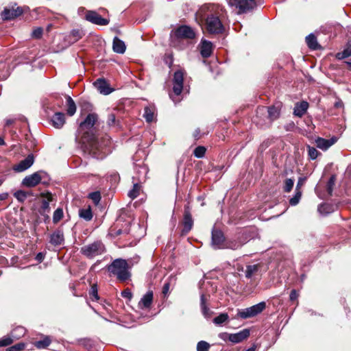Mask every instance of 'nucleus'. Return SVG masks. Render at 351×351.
<instances>
[{"instance_id": "obj_38", "label": "nucleus", "mask_w": 351, "mask_h": 351, "mask_svg": "<svg viewBox=\"0 0 351 351\" xmlns=\"http://www.w3.org/2000/svg\"><path fill=\"white\" fill-rule=\"evenodd\" d=\"M143 117L145 119L147 122H148V123L152 122L154 118V110L150 107L146 106L144 109Z\"/></svg>"}, {"instance_id": "obj_49", "label": "nucleus", "mask_w": 351, "mask_h": 351, "mask_svg": "<svg viewBox=\"0 0 351 351\" xmlns=\"http://www.w3.org/2000/svg\"><path fill=\"white\" fill-rule=\"evenodd\" d=\"M12 337H3L0 339V347H5L10 345L13 342Z\"/></svg>"}, {"instance_id": "obj_19", "label": "nucleus", "mask_w": 351, "mask_h": 351, "mask_svg": "<svg viewBox=\"0 0 351 351\" xmlns=\"http://www.w3.org/2000/svg\"><path fill=\"white\" fill-rule=\"evenodd\" d=\"M52 125L58 129L62 128L65 123L64 114L60 112H56L51 119Z\"/></svg>"}, {"instance_id": "obj_21", "label": "nucleus", "mask_w": 351, "mask_h": 351, "mask_svg": "<svg viewBox=\"0 0 351 351\" xmlns=\"http://www.w3.org/2000/svg\"><path fill=\"white\" fill-rule=\"evenodd\" d=\"M243 242H242L239 237L230 239L226 240L224 249L237 250L242 247Z\"/></svg>"}, {"instance_id": "obj_15", "label": "nucleus", "mask_w": 351, "mask_h": 351, "mask_svg": "<svg viewBox=\"0 0 351 351\" xmlns=\"http://www.w3.org/2000/svg\"><path fill=\"white\" fill-rule=\"evenodd\" d=\"M176 34L178 37L185 38H193L195 36V34L193 29L187 25H182L179 27L176 31Z\"/></svg>"}, {"instance_id": "obj_52", "label": "nucleus", "mask_w": 351, "mask_h": 351, "mask_svg": "<svg viewBox=\"0 0 351 351\" xmlns=\"http://www.w3.org/2000/svg\"><path fill=\"white\" fill-rule=\"evenodd\" d=\"M43 29L42 27H36L32 32V36L35 38H40L43 35Z\"/></svg>"}, {"instance_id": "obj_51", "label": "nucleus", "mask_w": 351, "mask_h": 351, "mask_svg": "<svg viewBox=\"0 0 351 351\" xmlns=\"http://www.w3.org/2000/svg\"><path fill=\"white\" fill-rule=\"evenodd\" d=\"M90 296L92 298V300H99V295L97 293V288L95 285H93L91 287V289L90 291Z\"/></svg>"}, {"instance_id": "obj_48", "label": "nucleus", "mask_w": 351, "mask_h": 351, "mask_svg": "<svg viewBox=\"0 0 351 351\" xmlns=\"http://www.w3.org/2000/svg\"><path fill=\"white\" fill-rule=\"evenodd\" d=\"M95 204H98L101 200V194L99 191L92 192L88 195Z\"/></svg>"}, {"instance_id": "obj_3", "label": "nucleus", "mask_w": 351, "mask_h": 351, "mask_svg": "<svg viewBox=\"0 0 351 351\" xmlns=\"http://www.w3.org/2000/svg\"><path fill=\"white\" fill-rule=\"evenodd\" d=\"M183 82L184 73L180 70L176 71L173 74V94L169 95L170 98L175 104L178 103L181 100L179 96L181 95L183 89Z\"/></svg>"}, {"instance_id": "obj_9", "label": "nucleus", "mask_w": 351, "mask_h": 351, "mask_svg": "<svg viewBox=\"0 0 351 351\" xmlns=\"http://www.w3.org/2000/svg\"><path fill=\"white\" fill-rule=\"evenodd\" d=\"M183 228L182 230V234L185 235L188 234L193 226V219L191 213V208L189 204L184 206V210L182 220Z\"/></svg>"}, {"instance_id": "obj_61", "label": "nucleus", "mask_w": 351, "mask_h": 351, "mask_svg": "<svg viewBox=\"0 0 351 351\" xmlns=\"http://www.w3.org/2000/svg\"><path fill=\"white\" fill-rule=\"evenodd\" d=\"M12 123H13V121H12V120H11V119H8V120L6 121V125H9L12 124Z\"/></svg>"}, {"instance_id": "obj_34", "label": "nucleus", "mask_w": 351, "mask_h": 351, "mask_svg": "<svg viewBox=\"0 0 351 351\" xmlns=\"http://www.w3.org/2000/svg\"><path fill=\"white\" fill-rule=\"evenodd\" d=\"M79 216L84 220L89 221L93 218V213L90 207L82 208L79 210Z\"/></svg>"}, {"instance_id": "obj_47", "label": "nucleus", "mask_w": 351, "mask_h": 351, "mask_svg": "<svg viewBox=\"0 0 351 351\" xmlns=\"http://www.w3.org/2000/svg\"><path fill=\"white\" fill-rule=\"evenodd\" d=\"M293 184H294V180L293 179H291V178L286 179L285 181V184H284V191L287 192V193L290 192L293 189Z\"/></svg>"}, {"instance_id": "obj_10", "label": "nucleus", "mask_w": 351, "mask_h": 351, "mask_svg": "<svg viewBox=\"0 0 351 351\" xmlns=\"http://www.w3.org/2000/svg\"><path fill=\"white\" fill-rule=\"evenodd\" d=\"M85 19L93 24L101 26L107 25L110 23V19L101 17L99 14L94 10L86 11Z\"/></svg>"}, {"instance_id": "obj_41", "label": "nucleus", "mask_w": 351, "mask_h": 351, "mask_svg": "<svg viewBox=\"0 0 351 351\" xmlns=\"http://www.w3.org/2000/svg\"><path fill=\"white\" fill-rule=\"evenodd\" d=\"M139 185L137 183L134 184L133 188L129 191L128 195L132 199L137 197L139 195Z\"/></svg>"}, {"instance_id": "obj_59", "label": "nucleus", "mask_w": 351, "mask_h": 351, "mask_svg": "<svg viewBox=\"0 0 351 351\" xmlns=\"http://www.w3.org/2000/svg\"><path fill=\"white\" fill-rule=\"evenodd\" d=\"M36 260L39 263H41L45 258V254L42 252H39L36 256Z\"/></svg>"}, {"instance_id": "obj_26", "label": "nucleus", "mask_w": 351, "mask_h": 351, "mask_svg": "<svg viewBox=\"0 0 351 351\" xmlns=\"http://www.w3.org/2000/svg\"><path fill=\"white\" fill-rule=\"evenodd\" d=\"M25 328L23 326H19L12 330L10 336L12 337L13 340H17L23 337L25 335Z\"/></svg>"}, {"instance_id": "obj_37", "label": "nucleus", "mask_w": 351, "mask_h": 351, "mask_svg": "<svg viewBox=\"0 0 351 351\" xmlns=\"http://www.w3.org/2000/svg\"><path fill=\"white\" fill-rule=\"evenodd\" d=\"M32 195L30 192L19 190L14 193V197L20 202H23L28 196Z\"/></svg>"}, {"instance_id": "obj_43", "label": "nucleus", "mask_w": 351, "mask_h": 351, "mask_svg": "<svg viewBox=\"0 0 351 351\" xmlns=\"http://www.w3.org/2000/svg\"><path fill=\"white\" fill-rule=\"evenodd\" d=\"M63 217V210L60 208H57L53 215V222L57 223Z\"/></svg>"}, {"instance_id": "obj_4", "label": "nucleus", "mask_w": 351, "mask_h": 351, "mask_svg": "<svg viewBox=\"0 0 351 351\" xmlns=\"http://www.w3.org/2000/svg\"><path fill=\"white\" fill-rule=\"evenodd\" d=\"M104 251V245L101 241H95L81 248L82 254L88 258H93L97 256L101 255Z\"/></svg>"}, {"instance_id": "obj_5", "label": "nucleus", "mask_w": 351, "mask_h": 351, "mask_svg": "<svg viewBox=\"0 0 351 351\" xmlns=\"http://www.w3.org/2000/svg\"><path fill=\"white\" fill-rule=\"evenodd\" d=\"M206 29L209 34H220L224 30V27L220 19L213 14L206 19Z\"/></svg>"}, {"instance_id": "obj_46", "label": "nucleus", "mask_w": 351, "mask_h": 351, "mask_svg": "<svg viewBox=\"0 0 351 351\" xmlns=\"http://www.w3.org/2000/svg\"><path fill=\"white\" fill-rule=\"evenodd\" d=\"M210 344L205 341H200L197 345V351H208Z\"/></svg>"}, {"instance_id": "obj_35", "label": "nucleus", "mask_w": 351, "mask_h": 351, "mask_svg": "<svg viewBox=\"0 0 351 351\" xmlns=\"http://www.w3.org/2000/svg\"><path fill=\"white\" fill-rule=\"evenodd\" d=\"M51 342V340L49 336H45L42 340L37 341L34 343V346L38 349H44L48 347Z\"/></svg>"}, {"instance_id": "obj_8", "label": "nucleus", "mask_w": 351, "mask_h": 351, "mask_svg": "<svg viewBox=\"0 0 351 351\" xmlns=\"http://www.w3.org/2000/svg\"><path fill=\"white\" fill-rule=\"evenodd\" d=\"M228 3L239 8L240 13L250 11L256 6L254 0H228Z\"/></svg>"}, {"instance_id": "obj_24", "label": "nucleus", "mask_w": 351, "mask_h": 351, "mask_svg": "<svg viewBox=\"0 0 351 351\" xmlns=\"http://www.w3.org/2000/svg\"><path fill=\"white\" fill-rule=\"evenodd\" d=\"M66 113L69 116H73L75 114V112H76V105H75V101H73V99L69 95H67L66 97Z\"/></svg>"}, {"instance_id": "obj_63", "label": "nucleus", "mask_w": 351, "mask_h": 351, "mask_svg": "<svg viewBox=\"0 0 351 351\" xmlns=\"http://www.w3.org/2000/svg\"><path fill=\"white\" fill-rule=\"evenodd\" d=\"M5 144L4 140L0 137V145H3Z\"/></svg>"}, {"instance_id": "obj_44", "label": "nucleus", "mask_w": 351, "mask_h": 351, "mask_svg": "<svg viewBox=\"0 0 351 351\" xmlns=\"http://www.w3.org/2000/svg\"><path fill=\"white\" fill-rule=\"evenodd\" d=\"M107 124L109 127L119 126V121L116 119L114 114L110 113L108 116Z\"/></svg>"}, {"instance_id": "obj_32", "label": "nucleus", "mask_w": 351, "mask_h": 351, "mask_svg": "<svg viewBox=\"0 0 351 351\" xmlns=\"http://www.w3.org/2000/svg\"><path fill=\"white\" fill-rule=\"evenodd\" d=\"M306 42L308 47L311 49H316L319 47L317 38L313 34H310L306 37Z\"/></svg>"}, {"instance_id": "obj_53", "label": "nucleus", "mask_w": 351, "mask_h": 351, "mask_svg": "<svg viewBox=\"0 0 351 351\" xmlns=\"http://www.w3.org/2000/svg\"><path fill=\"white\" fill-rule=\"evenodd\" d=\"M24 347H25V345L23 343H18V344L11 346L9 348V351H21L24 348Z\"/></svg>"}, {"instance_id": "obj_42", "label": "nucleus", "mask_w": 351, "mask_h": 351, "mask_svg": "<svg viewBox=\"0 0 351 351\" xmlns=\"http://www.w3.org/2000/svg\"><path fill=\"white\" fill-rule=\"evenodd\" d=\"M308 149V156L310 159L311 160H315L318 156L320 154V153L317 150L316 148L313 147H311L310 145L307 146Z\"/></svg>"}, {"instance_id": "obj_56", "label": "nucleus", "mask_w": 351, "mask_h": 351, "mask_svg": "<svg viewBox=\"0 0 351 351\" xmlns=\"http://www.w3.org/2000/svg\"><path fill=\"white\" fill-rule=\"evenodd\" d=\"M169 289H170V282H166L162 287V293L165 295H167L169 291Z\"/></svg>"}, {"instance_id": "obj_23", "label": "nucleus", "mask_w": 351, "mask_h": 351, "mask_svg": "<svg viewBox=\"0 0 351 351\" xmlns=\"http://www.w3.org/2000/svg\"><path fill=\"white\" fill-rule=\"evenodd\" d=\"M213 51V44L211 42L208 40H204L202 42L201 45V55L204 58H208L211 56Z\"/></svg>"}, {"instance_id": "obj_39", "label": "nucleus", "mask_w": 351, "mask_h": 351, "mask_svg": "<svg viewBox=\"0 0 351 351\" xmlns=\"http://www.w3.org/2000/svg\"><path fill=\"white\" fill-rule=\"evenodd\" d=\"M301 196H302V191H301V189L295 190V195H293V197H291L289 199V204L291 206L297 205L299 203L300 200Z\"/></svg>"}, {"instance_id": "obj_55", "label": "nucleus", "mask_w": 351, "mask_h": 351, "mask_svg": "<svg viewBox=\"0 0 351 351\" xmlns=\"http://www.w3.org/2000/svg\"><path fill=\"white\" fill-rule=\"evenodd\" d=\"M219 337L226 341H230V334L228 333V332H221L219 334Z\"/></svg>"}, {"instance_id": "obj_30", "label": "nucleus", "mask_w": 351, "mask_h": 351, "mask_svg": "<svg viewBox=\"0 0 351 351\" xmlns=\"http://www.w3.org/2000/svg\"><path fill=\"white\" fill-rule=\"evenodd\" d=\"M315 143H316V146L322 150H326L331 145H333V142H330L328 140L323 138H317L315 141Z\"/></svg>"}, {"instance_id": "obj_12", "label": "nucleus", "mask_w": 351, "mask_h": 351, "mask_svg": "<svg viewBox=\"0 0 351 351\" xmlns=\"http://www.w3.org/2000/svg\"><path fill=\"white\" fill-rule=\"evenodd\" d=\"M226 239L223 232L219 230L212 231V246L214 249H224Z\"/></svg>"}, {"instance_id": "obj_40", "label": "nucleus", "mask_w": 351, "mask_h": 351, "mask_svg": "<svg viewBox=\"0 0 351 351\" xmlns=\"http://www.w3.org/2000/svg\"><path fill=\"white\" fill-rule=\"evenodd\" d=\"M227 313H221L219 315L214 318L213 322L217 325H221L228 319Z\"/></svg>"}, {"instance_id": "obj_60", "label": "nucleus", "mask_w": 351, "mask_h": 351, "mask_svg": "<svg viewBox=\"0 0 351 351\" xmlns=\"http://www.w3.org/2000/svg\"><path fill=\"white\" fill-rule=\"evenodd\" d=\"M193 136L195 139L197 140L200 138V130L199 128L196 129L193 133Z\"/></svg>"}, {"instance_id": "obj_62", "label": "nucleus", "mask_w": 351, "mask_h": 351, "mask_svg": "<svg viewBox=\"0 0 351 351\" xmlns=\"http://www.w3.org/2000/svg\"><path fill=\"white\" fill-rule=\"evenodd\" d=\"M245 351H255V348L254 347L249 348Z\"/></svg>"}, {"instance_id": "obj_29", "label": "nucleus", "mask_w": 351, "mask_h": 351, "mask_svg": "<svg viewBox=\"0 0 351 351\" xmlns=\"http://www.w3.org/2000/svg\"><path fill=\"white\" fill-rule=\"evenodd\" d=\"M206 299L205 295L204 293L201 294L200 296V306L202 314L206 317H209L211 315V311L209 308L207 306L206 303Z\"/></svg>"}, {"instance_id": "obj_64", "label": "nucleus", "mask_w": 351, "mask_h": 351, "mask_svg": "<svg viewBox=\"0 0 351 351\" xmlns=\"http://www.w3.org/2000/svg\"><path fill=\"white\" fill-rule=\"evenodd\" d=\"M345 63L347 64L350 68H351V62L346 61Z\"/></svg>"}, {"instance_id": "obj_17", "label": "nucleus", "mask_w": 351, "mask_h": 351, "mask_svg": "<svg viewBox=\"0 0 351 351\" xmlns=\"http://www.w3.org/2000/svg\"><path fill=\"white\" fill-rule=\"evenodd\" d=\"M250 336V330L243 329L237 333L230 334V341L234 343H238L246 339Z\"/></svg>"}, {"instance_id": "obj_54", "label": "nucleus", "mask_w": 351, "mask_h": 351, "mask_svg": "<svg viewBox=\"0 0 351 351\" xmlns=\"http://www.w3.org/2000/svg\"><path fill=\"white\" fill-rule=\"evenodd\" d=\"M121 296L124 298L131 300L132 298V293L129 289H126L121 292Z\"/></svg>"}, {"instance_id": "obj_45", "label": "nucleus", "mask_w": 351, "mask_h": 351, "mask_svg": "<svg viewBox=\"0 0 351 351\" xmlns=\"http://www.w3.org/2000/svg\"><path fill=\"white\" fill-rule=\"evenodd\" d=\"M206 153V148L203 146L197 147L193 152L194 156L197 158H203Z\"/></svg>"}, {"instance_id": "obj_13", "label": "nucleus", "mask_w": 351, "mask_h": 351, "mask_svg": "<svg viewBox=\"0 0 351 351\" xmlns=\"http://www.w3.org/2000/svg\"><path fill=\"white\" fill-rule=\"evenodd\" d=\"M94 86L103 95L110 94L114 89L110 86L108 82L104 78H99L94 83Z\"/></svg>"}, {"instance_id": "obj_57", "label": "nucleus", "mask_w": 351, "mask_h": 351, "mask_svg": "<svg viewBox=\"0 0 351 351\" xmlns=\"http://www.w3.org/2000/svg\"><path fill=\"white\" fill-rule=\"evenodd\" d=\"M305 180H306L305 178H299L297 185H296V187H295V190L301 189V186L304 184Z\"/></svg>"}, {"instance_id": "obj_28", "label": "nucleus", "mask_w": 351, "mask_h": 351, "mask_svg": "<svg viewBox=\"0 0 351 351\" xmlns=\"http://www.w3.org/2000/svg\"><path fill=\"white\" fill-rule=\"evenodd\" d=\"M268 119L270 121L277 119L280 116V109L278 106H271L267 108Z\"/></svg>"}, {"instance_id": "obj_58", "label": "nucleus", "mask_w": 351, "mask_h": 351, "mask_svg": "<svg viewBox=\"0 0 351 351\" xmlns=\"http://www.w3.org/2000/svg\"><path fill=\"white\" fill-rule=\"evenodd\" d=\"M298 293H297L296 290L293 289L290 293V295H289L290 300L291 301H293V300H296L298 298Z\"/></svg>"}, {"instance_id": "obj_2", "label": "nucleus", "mask_w": 351, "mask_h": 351, "mask_svg": "<svg viewBox=\"0 0 351 351\" xmlns=\"http://www.w3.org/2000/svg\"><path fill=\"white\" fill-rule=\"evenodd\" d=\"M109 273L116 276L120 282H125L130 279L131 273L130 266L126 260L117 258L108 266Z\"/></svg>"}, {"instance_id": "obj_20", "label": "nucleus", "mask_w": 351, "mask_h": 351, "mask_svg": "<svg viewBox=\"0 0 351 351\" xmlns=\"http://www.w3.org/2000/svg\"><path fill=\"white\" fill-rule=\"evenodd\" d=\"M112 49L117 53L123 54L125 51L126 46L123 40L115 36L113 38Z\"/></svg>"}, {"instance_id": "obj_16", "label": "nucleus", "mask_w": 351, "mask_h": 351, "mask_svg": "<svg viewBox=\"0 0 351 351\" xmlns=\"http://www.w3.org/2000/svg\"><path fill=\"white\" fill-rule=\"evenodd\" d=\"M64 237L63 231L61 230H56L50 235V243L54 246H58L64 243Z\"/></svg>"}, {"instance_id": "obj_36", "label": "nucleus", "mask_w": 351, "mask_h": 351, "mask_svg": "<svg viewBox=\"0 0 351 351\" xmlns=\"http://www.w3.org/2000/svg\"><path fill=\"white\" fill-rule=\"evenodd\" d=\"M318 212L321 215H326L333 211L332 206L328 204H321L317 208Z\"/></svg>"}, {"instance_id": "obj_11", "label": "nucleus", "mask_w": 351, "mask_h": 351, "mask_svg": "<svg viewBox=\"0 0 351 351\" xmlns=\"http://www.w3.org/2000/svg\"><path fill=\"white\" fill-rule=\"evenodd\" d=\"M24 10L21 7H6L1 12V18L3 20H12L21 16Z\"/></svg>"}, {"instance_id": "obj_7", "label": "nucleus", "mask_w": 351, "mask_h": 351, "mask_svg": "<svg viewBox=\"0 0 351 351\" xmlns=\"http://www.w3.org/2000/svg\"><path fill=\"white\" fill-rule=\"evenodd\" d=\"M47 176L45 171H40L35 172L29 176L25 177L22 181V184L26 187L32 188L41 182L42 180Z\"/></svg>"}, {"instance_id": "obj_1", "label": "nucleus", "mask_w": 351, "mask_h": 351, "mask_svg": "<svg viewBox=\"0 0 351 351\" xmlns=\"http://www.w3.org/2000/svg\"><path fill=\"white\" fill-rule=\"evenodd\" d=\"M97 120L98 115L97 114L89 113L84 121L80 123L78 128V132L81 134L84 143H89V148L90 152H93V156L96 158H102V156H99V155L97 156L95 151L98 149L99 151L101 150V152H104L103 148L99 145L98 140L95 137L93 134V128Z\"/></svg>"}, {"instance_id": "obj_22", "label": "nucleus", "mask_w": 351, "mask_h": 351, "mask_svg": "<svg viewBox=\"0 0 351 351\" xmlns=\"http://www.w3.org/2000/svg\"><path fill=\"white\" fill-rule=\"evenodd\" d=\"M308 104L306 101L297 103L293 109V114L296 117H302L306 112Z\"/></svg>"}, {"instance_id": "obj_6", "label": "nucleus", "mask_w": 351, "mask_h": 351, "mask_svg": "<svg viewBox=\"0 0 351 351\" xmlns=\"http://www.w3.org/2000/svg\"><path fill=\"white\" fill-rule=\"evenodd\" d=\"M265 307V302H261L250 307L239 311L237 316L242 319L253 317L263 312Z\"/></svg>"}, {"instance_id": "obj_18", "label": "nucleus", "mask_w": 351, "mask_h": 351, "mask_svg": "<svg viewBox=\"0 0 351 351\" xmlns=\"http://www.w3.org/2000/svg\"><path fill=\"white\" fill-rule=\"evenodd\" d=\"M153 291H147L138 302V307L141 309L150 308L153 302Z\"/></svg>"}, {"instance_id": "obj_50", "label": "nucleus", "mask_w": 351, "mask_h": 351, "mask_svg": "<svg viewBox=\"0 0 351 351\" xmlns=\"http://www.w3.org/2000/svg\"><path fill=\"white\" fill-rule=\"evenodd\" d=\"M335 178L334 176H331L327 183V191L329 195H332L333 186L335 185Z\"/></svg>"}, {"instance_id": "obj_25", "label": "nucleus", "mask_w": 351, "mask_h": 351, "mask_svg": "<svg viewBox=\"0 0 351 351\" xmlns=\"http://www.w3.org/2000/svg\"><path fill=\"white\" fill-rule=\"evenodd\" d=\"M350 56H351V40L348 41L343 51L336 54V58L339 60H343Z\"/></svg>"}, {"instance_id": "obj_27", "label": "nucleus", "mask_w": 351, "mask_h": 351, "mask_svg": "<svg viewBox=\"0 0 351 351\" xmlns=\"http://www.w3.org/2000/svg\"><path fill=\"white\" fill-rule=\"evenodd\" d=\"M42 196L44 199L42 200L41 208L44 212H49V203L52 201V195L49 193L47 194H42Z\"/></svg>"}, {"instance_id": "obj_14", "label": "nucleus", "mask_w": 351, "mask_h": 351, "mask_svg": "<svg viewBox=\"0 0 351 351\" xmlns=\"http://www.w3.org/2000/svg\"><path fill=\"white\" fill-rule=\"evenodd\" d=\"M34 163V156L32 154L28 155L24 160H21L18 165L13 167L16 172H23L29 169Z\"/></svg>"}, {"instance_id": "obj_31", "label": "nucleus", "mask_w": 351, "mask_h": 351, "mask_svg": "<svg viewBox=\"0 0 351 351\" xmlns=\"http://www.w3.org/2000/svg\"><path fill=\"white\" fill-rule=\"evenodd\" d=\"M260 269L259 264L250 265L246 266L245 276L247 278H251L254 274H256Z\"/></svg>"}, {"instance_id": "obj_33", "label": "nucleus", "mask_w": 351, "mask_h": 351, "mask_svg": "<svg viewBox=\"0 0 351 351\" xmlns=\"http://www.w3.org/2000/svg\"><path fill=\"white\" fill-rule=\"evenodd\" d=\"M341 30L342 26L338 23L327 24L326 25V31L328 33L334 34L336 35L337 32H339Z\"/></svg>"}]
</instances>
